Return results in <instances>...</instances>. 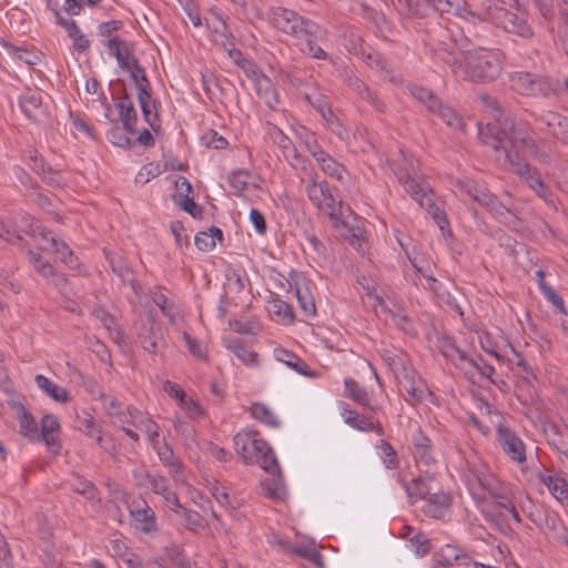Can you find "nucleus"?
<instances>
[{"instance_id":"obj_1","label":"nucleus","mask_w":568,"mask_h":568,"mask_svg":"<svg viewBox=\"0 0 568 568\" xmlns=\"http://www.w3.org/2000/svg\"><path fill=\"white\" fill-rule=\"evenodd\" d=\"M478 100L481 104L491 111L494 122H488L485 126L478 125V138L483 144L493 149L494 152L499 153L500 146L506 140L514 139L523 144V148L527 150L534 159L540 162H547L548 155L542 152L537 141L531 136L528 126L517 124L514 115L505 110L499 101L486 93L479 92L477 94Z\"/></svg>"},{"instance_id":"obj_2","label":"nucleus","mask_w":568,"mask_h":568,"mask_svg":"<svg viewBox=\"0 0 568 568\" xmlns=\"http://www.w3.org/2000/svg\"><path fill=\"white\" fill-rule=\"evenodd\" d=\"M273 24L287 34L305 39L306 52L312 58H327V53L317 44L321 28L314 21L305 19L293 10L277 8L273 12Z\"/></svg>"},{"instance_id":"obj_3","label":"nucleus","mask_w":568,"mask_h":568,"mask_svg":"<svg viewBox=\"0 0 568 568\" xmlns=\"http://www.w3.org/2000/svg\"><path fill=\"white\" fill-rule=\"evenodd\" d=\"M500 151L504 153L505 161L509 163V171L518 175L538 196L547 201L551 194L550 189L542 182L538 170L521 155L523 151L532 156L523 148V144L514 139L506 140L500 146Z\"/></svg>"},{"instance_id":"obj_4","label":"nucleus","mask_w":568,"mask_h":568,"mask_svg":"<svg viewBox=\"0 0 568 568\" xmlns=\"http://www.w3.org/2000/svg\"><path fill=\"white\" fill-rule=\"evenodd\" d=\"M395 10L409 19H424L430 11L465 18L471 14L462 0H392Z\"/></svg>"},{"instance_id":"obj_5","label":"nucleus","mask_w":568,"mask_h":568,"mask_svg":"<svg viewBox=\"0 0 568 568\" xmlns=\"http://www.w3.org/2000/svg\"><path fill=\"white\" fill-rule=\"evenodd\" d=\"M305 190L310 201L316 207H324L335 227H339L341 225L346 227L348 225L347 221H345L343 202L341 200H336L327 181L316 183V181L312 179L307 183Z\"/></svg>"},{"instance_id":"obj_6","label":"nucleus","mask_w":568,"mask_h":568,"mask_svg":"<svg viewBox=\"0 0 568 568\" xmlns=\"http://www.w3.org/2000/svg\"><path fill=\"white\" fill-rule=\"evenodd\" d=\"M462 77L475 82L487 83L497 79L501 72V64L491 53H467L463 63Z\"/></svg>"},{"instance_id":"obj_7","label":"nucleus","mask_w":568,"mask_h":568,"mask_svg":"<svg viewBox=\"0 0 568 568\" xmlns=\"http://www.w3.org/2000/svg\"><path fill=\"white\" fill-rule=\"evenodd\" d=\"M511 87L520 94L542 98H547L550 94L559 95L562 90L559 81L529 72H519L514 75L511 78Z\"/></svg>"},{"instance_id":"obj_8","label":"nucleus","mask_w":568,"mask_h":568,"mask_svg":"<svg viewBox=\"0 0 568 568\" xmlns=\"http://www.w3.org/2000/svg\"><path fill=\"white\" fill-rule=\"evenodd\" d=\"M496 439L503 452L518 464L526 462V446L520 437L514 430L503 424H498L496 429Z\"/></svg>"},{"instance_id":"obj_9","label":"nucleus","mask_w":568,"mask_h":568,"mask_svg":"<svg viewBox=\"0 0 568 568\" xmlns=\"http://www.w3.org/2000/svg\"><path fill=\"white\" fill-rule=\"evenodd\" d=\"M136 88V99L140 104L143 118L145 122L152 128V130L158 133L160 130V116L158 112V102L152 98V87L151 82L146 80L145 82L135 83Z\"/></svg>"},{"instance_id":"obj_10","label":"nucleus","mask_w":568,"mask_h":568,"mask_svg":"<svg viewBox=\"0 0 568 568\" xmlns=\"http://www.w3.org/2000/svg\"><path fill=\"white\" fill-rule=\"evenodd\" d=\"M136 88V99L140 104L143 118L145 122L152 128V130L158 133L160 130V116L158 112V102L152 98V87L151 82L146 80L145 82L135 83Z\"/></svg>"},{"instance_id":"obj_11","label":"nucleus","mask_w":568,"mask_h":568,"mask_svg":"<svg viewBox=\"0 0 568 568\" xmlns=\"http://www.w3.org/2000/svg\"><path fill=\"white\" fill-rule=\"evenodd\" d=\"M513 501L506 496H498L491 500L483 501L481 514L484 518L496 525L499 530L507 535L511 531V528L506 519L505 511L508 510V505Z\"/></svg>"},{"instance_id":"obj_12","label":"nucleus","mask_w":568,"mask_h":568,"mask_svg":"<svg viewBox=\"0 0 568 568\" xmlns=\"http://www.w3.org/2000/svg\"><path fill=\"white\" fill-rule=\"evenodd\" d=\"M138 338L144 351L156 354L158 341L163 338V331L154 311L146 313L145 321L139 328Z\"/></svg>"},{"instance_id":"obj_13","label":"nucleus","mask_w":568,"mask_h":568,"mask_svg":"<svg viewBox=\"0 0 568 568\" xmlns=\"http://www.w3.org/2000/svg\"><path fill=\"white\" fill-rule=\"evenodd\" d=\"M531 116L547 128L555 139L568 144V116L555 111L531 112Z\"/></svg>"},{"instance_id":"obj_14","label":"nucleus","mask_w":568,"mask_h":568,"mask_svg":"<svg viewBox=\"0 0 568 568\" xmlns=\"http://www.w3.org/2000/svg\"><path fill=\"white\" fill-rule=\"evenodd\" d=\"M114 108L118 110V116H115L114 124L122 123L124 130L131 135L138 134V112L132 99L125 91L120 98H118L114 103Z\"/></svg>"},{"instance_id":"obj_15","label":"nucleus","mask_w":568,"mask_h":568,"mask_svg":"<svg viewBox=\"0 0 568 568\" xmlns=\"http://www.w3.org/2000/svg\"><path fill=\"white\" fill-rule=\"evenodd\" d=\"M106 45L122 70L129 69L132 60H138L134 55V44L132 42L113 37L108 40Z\"/></svg>"},{"instance_id":"obj_16","label":"nucleus","mask_w":568,"mask_h":568,"mask_svg":"<svg viewBox=\"0 0 568 568\" xmlns=\"http://www.w3.org/2000/svg\"><path fill=\"white\" fill-rule=\"evenodd\" d=\"M436 346L439 349L440 354L447 359H450L455 366L456 364L475 365V359L469 357L464 351L457 347L454 341L448 336H439L437 338Z\"/></svg>"},{"instance_id":"obj_17","label":"nucleus","mask_w":568,"mask_h":568,"mask_svg":"<svg viewBox=\"0 0 568 568\" xmlns=\"http://www.w3.org/2000/svg\"><path fill=\"white\" fill-rule=\"evenodd\" d=\"M542 433L551 445L559 454L568 456V434L552 422H545L541 426Z\"/></svg>"},{"instance_id":"obj_18","label":"nucleus","mask_w":568,"mask_h":568,"mask_svg":"<svg viewBox=\"0 0 568 568\" xmlns=\"http://www.w3.org/2000/svg\"><path fill=\"white\" fill-rule=\"evenodd\" d=\"M60 424L53 415H44L41 419V434L39 437L45 443L52 454H60L61 444L54 436L59 432Z\"/></svg>"},{"instance_id":"obj_19","label":"nucleus","mask_w":568,"mask_h":568,"mask_svg":"<svg viewBox=\"0 0 568 568\" xmlns=\"http://www.w3.org/2000/svg\"><path fill=\"white\" fill-rule=\"evenodd\" d=\"M414 456L418 464L429 467L435 464L430 439L418 429L413 436Z\"/></svg>"},{"instance_id":"obj_20","label":"nucleus","mask_w":568,"mask_h":568,"mask_svg":"<svg viewBox=\"0 0 568 568\" xmlns=\"http://www.w3.org/2000/svg\"><path fill=\"white\" fill-rule=\"evenodd\" d=\"M345 423L361 432H374L377 435H384V428L379 422H374L371 417L363 416L353 409H344Z\"/></svg>"},{"instance_id":"obj_21","label":"nucleus","mask_w":568,"mask_h":568,"mask_svg":"<svg viewBox=\"0 0 568 568\" xmlns=\"http://www.w3.org/2000/svg\"><path fill=\"white\" fill-rule=\"evenodd\" d=\"M11 408L19 417L20 433L30 439L39 438L38 424L32 414L19 402L11 403Z\"/></svg>"},{"instance_id":"obj_22","label":"nucleus","mask_w":568,"mask_h":568,"mask_svg":"<svg viewBox=\"0 0 568 568\" xmlns=\"http://www.w3.org/2000/svg\"><path fill=\"white\" fill-rule=\"evenodd\" d=\"M424 500V514L435 519L443 518L449 507V496L444 491L430 494Z\"/></svg>"},{"instance_id":"obj_23","label":"nucleus","mask_w":568,"mask_h":568,"mask_svg":"<svg viewBox=\"0 0 568 568\" xmlns=\"http://www.w3.org/2000/svg\"><path fill=\"white\" fill-rule=\"evenodd\" d=\"M503 24L506 31L518 34L523 38H530L534 36L532 28L523 17L516 13L505 11L503 16Z\"/></svg>"},{"instance_id":"obj_24","label":"nucleus","mask_w":568,"mask_h":568,"mask_svg":"<svg viewBox=\"0 0 568 568\" xmlns=\"http://www.w3.org/2000/svg\"><path fill=\"white\" fill-rule=\"evenodd\" d=\"M84 433L94 437L97 444L108 454L114 456L115 455V445L111 437L106 438L102 435L101 428L95 425L94 418L89 415L83 419Z\"/></svg>"},{"instance_id":"obj_25","label":"nucleus","mask_w":568,"mask_h":568,"mask_svg":"<svg viewBox=\"0 0 568 568\" xmlns=\"http://www.w3.org/2000/svg\"><path fill=\"white\" fill-rule=\"evenodd\" d=\"M308 284L310 282L305 280L301 284L296 283L295 295L304 315L313 317L316 315V305Z\"/></svg>"},{"instance_id":"obj_26","label":"nucleus","mask_w":568,"mask_h":568,"mask_svg":"<svg viewBox=\"0 0 568 568\" xmlns=\"http://www.w3.org/2000/svg\"><path fill=\"white\" fill-rule=\"evenodd\" d=\"M438 562L445 567L454 566L456 562L459 565L469 566L470 558L459 548L453 545H445L437 552Z\"/></svg>"},{"instance_id":"obj_27","label":"nucleus","mask_w":568,"mask_h":568,"mask_svg":"<svg viewBox=\"0 0 568 568\" xmlns=\"http://www.w3.org/2000/svg\"><path fill=\"white\" fill-rule=\"evenodd\" d=\"M529 518L537 527L554 534L558 532V530L564 526V523L559 518L558 514L548 509L538 511L536 515L530 513Z\"/></svg>"},{"instance_id":"obj_28","label":"nucleus","mask_w":568,"mask_h":568,"mask_svg":"<svg viewBox=\"0 0 568 568\" xmlns=\"http://www.w3.org/2000/svg\"><path fill=\"white\" fill-rule=\"evenodd\" d=\"M456 367L464 372L465 376L468 379H471L475 383L476 374L478 375V382L481 379H488L493 384H497V379L493 377L495 374V368L489 364H479L475 361V365H459L456 364Z\"/></svg>"},{"instance_id":"obj_29","label":"nucleus","mask_w":568,"mask_h":568,"mask_svg":"<svg viewBox=\"0 0 568 568\" xmlns=\"http://www.w3.org/2000/svg\"><path fill=\"white\" fill-rule=\"evenodd\" d=\"M41 235L44 240L50 241L52 248L60 255V258L64 264L69 265L71 268L78 266V257L74 256L73 252L70 250L67 243L59 241L53 235H51V231H43Z\"/></svg>"},{"instance_id":"obj_30","label":"nucleus","mask_w":568,"mask_h":568,"mask_svg":"<svg viewBox=\"0 0 568 568\" xmlns=\"http://www.w3.org/2000/svg\"><path fill=\"white\" fill-rule=\"evenodd\" d=\"M235 450L245 460H252V447L254 445H264L263 439L252 437L248 432H240L233 438Z\"/></svg>"},{"instance_id":"obj_31","label":"nucleus","mask_w":568,"mask_h":568,"mask_svg":"<svg viewBox=\"0 0 568 568\" xmlns=\"http://www.w3.org/2000/svg\"><path fill=\"white\" fill-rule=\"evenodd\" d=\"M36 384L48 396L59 403H67L69 400V393L64 387L54 384L44 375H37L34 378Z\"/></svg>"},{"instance_id":"obj_32","label":"nucleus","mask_w":568,"mask_h":568,"mask_svg":"<svg viewBox=\"0 0 568 568\" xmlns=\"http://www.w3.org/2000/svg\"><path fill=\"white\" fill-rule=\"evenodd\" d=\"M434 52L437 59L449 65L455 74L462 77L464 71L463 63L465 62V55L459 58L457 52L449 50L446 44H440Z\"/></svg>"},{"instance_id":"obj_33","label":"nucleus","mask_w":568,"mask_h":568,"mask_svg":"<svg viewBox=\"0 0 568 568\" xmlns=\"http://www.w3.org/2000/svg\"><path fill=\"white\" fill-rule=\"evenodd\" d=\"M19 105L23 114L36 122L42 105L41 94L38 92H31L22 95L19 98Z\"/></svg>"},{"instance_id":"obj_34","label":"nucleus","mask_w":568,"mask_h":568,"mask_svg":"<svg viewBox=\"0 0 568 568\" xmlns=\"http://www.w3.org/2000/svg\"><path fill=\"white\" fill-rule=\"evenodd\" d=\"M435 109L436 111L434 113L437 114L447 126L459 131L465 130L466 123L464 119L452 106L444 104L440 100V106H436Z\"/></svg>"},{"instance_id":"obj_35","label":"nucleus","mask_w":568,"mask_h":568,"mask_svg":"<svg viewBox=\"0 0 568 568\" xmlns=\"http://www.w3.org/2000/svg\"><path fill=\"white\" fill-rule=\"evenodd\" d=\"M345 394L346 397L353 399L354 402L369 407L372 412L376 410L375 406L369 405V396L365 388L361 387L356 381L353 378H346L345 382Z\"/></svg>"},{"instance_id":"obj_36","label":"nucleus","mask_w":568,"mask_h":568,"mask_svg":"<svg viewBox=\"0 0 568 568\" xmlns=\"http://www.w3.org/2000/svg\"><path fill=\"white\" fill-rule=\"evenodd\" d=\"M418 203L426 210V212L434 219L439 229L444 232L445 227L448 226V220L445 212L439 209L433 197L426 193H423V199H420Z\"/></svg>"},{"instance_id":"obj_37","label":"nucleus","mask_w":568,"mask_h":568,"mask_svg":"<svg viewBox=\"0 0 568 568\" xmlns=\"http://www.w3.org/2000/svg\"><path fill=\"white\" fill-rule=\"evenodd\" d=\"M226 347L245 365H254L257 362V354L251 351L242 341L230 339Z\"/></svg>"},{"instance_id":"obj_38","label":"nucleus","mask_w":568,"mask_h":568,"mask_svg":"<svg viewBox=\"0 0 568 568\" xmlns=\"http://www.w3.org/2000/svg\"><path fill=\"white\" fill-rule=\"evenodd\" d=\"M45 3L47 8L53 12L57 24L65 29L70 39H73L81 33L80 28L73 19H65L61 16L57 3H53L52 0H45Z\"/></svg>"},{"instance_id":"obj_39","label":"nucleus","mask_w":568,"mask_h":568,"mask_svg":"<svg viewBox=\"0 0 568 568\" xmlns=\"http://www.w3.org/2000/svg\"><path fill=\"white\" fill-rule=\"evenodd\" d=\"M45 3L47 8L53 12L57 24L65 29L70 39H73L81 33L80 28L73 19H65L61 16L57 3H53L52 0H45Z\"/></svg>"},{"instance_id":"obj_40","label":"nucleus","mask_w":568,"mask_h":568,"mask_svg":"<svg viewBox=\"0 0 568 568\" xmlns=\"http://www.w3.org/2000/svg\"><path fill=\"white\" fill-rule=\"evenodd\" d=\"M517 6H524L525 2L529 4L530 0H515ZM531 3L537 9L539 14L546 21H552L556 17V7L558 8V0H531Z\"/></svg>"},{"instance_id":"obj_41","label":"nucleus","mask_w":568,"mask_h":568,"mask_svg":"<svg viewBox=\"0 0 568 568\" xmlns=\"http://www.w3.org/2000/svg\"><path fill=\"white\" fill-rule=\"evenodd\" d=\"M172 199L175 203H179L181 209L189 213L192 217L197 220L203 217V206L197 204L193 196L180 192L179 194H173Z\"/></svg>"},{"instance_id":"obj_42","label":"nucleus","mask_w":568,"mask_h":568,"mask_svg":"<svg viewBox=\"0 0 568 568\" xmlns=\"http://www.w3.org/2000/svg\"><path fill=\"white\" fill-rule=\"evenodd\" d=\"M410 93L417 101L425 104L429 112H435V108L440 106V99L434 95V93L426 88L413 85L410 88Z\"/></svg>"},{"instance_id":"obj_43","label":"nucleus","mask_w":568,"mask_h":568,"mask_svg":"<svg viewBox=\"0 0 568 568\" xmlns=\"http://www.w3.org/2000/svg\"><path fill=\"white\" fill-rule=\"evenodd\" d=\"M425 473L427 475L426 477L419 476L413 480L412 486H406V493L410 498L415 496L420 499H426L430 495L427 483L430 481L433 477L428 475V470Z\"/></svg>"},{"instance_id":"obj_44","label":"nucleus","mask_w":568,"mask_h":568,"mask_svg":"<svg viewBox=\"0 0 568 568\" xmlns=\"http://www.w3.org/2000/svg\"><path fill=\"white\" fill-rule=\"evenodd\" d=\"M476 202L485 207L493 216L495 214H500V212L504 210V204L487 189L481 190V193L477 195Z\"/></svg>"},{"instance_id":"obj_45","label":"nucleus","mask_w":568,"mask_h":568,"mask_svg":"<svg viewBox=\"0 0 568 568\" xmlns=\"http://www.w3.org/2000/svg\"><path fill=\"white\" fill-rule=\"evenodd\" d=\"M129 134L130 133L124 130L123 125L119 126L118 124H114V126L108 130L106 139L115 146L130 149L133 146V142L129 138Z\"/></svg>"},{"instance_id":"obj_46","label":"nucleus","mask_w":568,"mask_h":568,"mask_svg":"<svg viewBox=\"0 0 568 568\" xmlns=\"http://www.w3.org/2000/svg\"><path fill=\"white\" fill-rule=\"evenodd\" d=\"M153 448L156 450L160 460L165 466H169L172 468V471L174 473V475H176L178 473L181 471V469H182L181 464L175 459L173 449L165 442H163L162 444L159 443L158 447H153Z\"/></svg>"},{"instance_id":"obj_47","label":"nucleus","mask_w":568,"mask_h":568,"mask_svg":"<svg viewBox=\"0 0 568 568\" xmlns=\"http://www.w3.org/2000/svg\"><path fill=\"white\" fill-rule=\"evenodd\" d=\"M251 415L256 420L262 422L271 427H277L280 424L273 413L267 408V406L261 403H254L251 406Z\"/></svg>"},{"instance_id":"obj_48","label":"nucleus","mask_w":568,"mask_h":568,"mask_svg":"<svg viewBox=\"0 0 568 568\" xmlns=\"http://www.w3.org/2000/svg\"><path fill=\"white\" fill-rule=\"evenodd\" d=\"M281 353L284 354V356L287 357V359L286 358H280V361L285 363L288 367L293 368L294 371H296L301 375H304V376H307V377H314L315 376V373L311 371L308 365H306L295 354H293V353H291L288 351H285V349H282Z\"/></svg>"},{"instance_id":"obj_49","label":"nucleus","mask_w":568,"mask_h":568,"mask_svg":"<svg viewBox=\"0 0 568 568\" xmlns=\"http://www.w3.org/2000/svg\"><path fill=\"white\" fill-rule=\"evenodd\" d=\"M27 255L29 262L32 263L37 272L43 277L48 278L50 275H54L53 266L49 261L44 260L40 253L29 250Z\"/></svg>"},{"instance_id":"obj_50","label":"nucleus","mask_w":568,"mask_h":568,"mask_svg":"<svg viewBox=\"0 0 568 568\" xmlns=\"http://www.w3.org/2000/svg\"><path fill=\"white\" fill-rule=\"evenodd\" d=\"M71 488L74 493L82 495L88 500H94L99 495V489L90 480L83 479L81 476H77Z\"/></svg>"},{"instance_id":"obj_51","label":"nucleus","mask_w":568,"mask_h":568,"mask_svg":"<svg viewBox=\"0 0 568 568\" xmlns=\"http://www.w3.org/2000/svg\"><path fill=\"white\" fill-rule=\"evenodd\" d=\"M103 253L112 272L116 274L119 277L124 278L128 275L130 268L126 265L125 261L122 258V256L114 252L106 251L105 248L103 250Z\"/></svg>"},{"instance_id":"obj_52","label":"nucleus","mask_w":568,"mask_h":568,"mask_svg":"<svg viewBox=\"0 0 568 568\" xmlns=\"http://www.w3.org/2000/svg\"><path fill=\"white\" fill-rule=\"evenodd\" d=\"M256 463L268 474L272 476L282 477V470L278 465L277 458L272 450V453H265L264 455H258V459Z\"/></svg>"},{"instance_id":"obj_53","label":"nucleus","mask_w":568,"mask_h":568,"mask_svg":"<svg viewBox=\"0 0 568 568\" xmlns=\"http://www.w3.org/2000/svg\"><path fill=\"white\" fill-rule=\"evenodd\" d=\"M273 135L274 142L283 150L284 155L287 158L288 153H293L295 160H302V155L297 153V150L293 145L291 139L286 136L281 130L276 129Z\"/></svg>"},{"instance_id":"obj_54","label":"nucleus","mask_w":568,"mask_h":568,"mask_svg":"<svg viewBox=\"0 0 568 568\" xmlns=\"http://www.w3.org/2000/svg\"><path fill=\"white\" fill-rule=\"evenodd\" d=\"M248 175H250L248 172L244 171V170L233 171L229 175V183H230L231 187L235 191L236 194L240 195L247 189Z\"/></svg>"},{"instance_id":"obj_55","label":"nucleus","mask_w":568,"mask_h":568,"mask_svg":"<svg viewBox=\"0 0 568 568\" xmlns=\"http://www.w3.org/2000/svg\"><path fill=\"white\" fill-rule=\"evenodd\" d=\"M144 415L143 413L134 407V406H129L128 407V412L126 413H121V414H118V420L121 423V424H130L132 426H134L135 428H141V419H144Z\"/></svg>"},{"instance_id":"obj_56","label":"nucleus","mask_w":568,"mask_h":568,"mask_svg":"<svg viewBox=\"0 0 568 568\" xmlns=\"http://www.w3.org/2000/svg\"><path fill=\"white\" fill-rule=\"evenodd\" d=\"M272 312L278 316L282 317V320L287 323V324H292L294 322V318H295V315H294V311H293V307L282 301V300H275L273 301L272 303Z\"/></svg>"},{"instance_id":"obj_57","label":"nucleus","mask_w":568,"mask_h":568,"mask_svg":"<svg viewBox=\"0 0 568 568\" xmlns=\"http://www.w3.org/2000/svg\"><path fill=\"white\" fill-rule=\"evenodd\" d=\"M28 165L40 178L48 172V164L43 156L37 150H30L28 155Z\"/></svg>"},{"instance_id":"obj_58","label":"nucleus","mask_w":568,"mask_h":568,"mask_svg":"<svg viewBox=\"0 0 568 568\" xmlns=\"http://www.w3.org/2000/svg\"><path fill=\"white\" fill-rule=\"evenodd\" d=\"M135 519L139 523H143L144 525L141 527V529L145 532H150L153 530H156V524H155V515L151 508H146L143 510H138L135 513Z\"/></svg>"},{"instance_id":"obj_59","label":"nucleus","mask_w":568,"mask_h":568,"mask_svg":"<svg viewBox=\"0 0 568 568\" xmlns=\"http://www.w3.org/2000/svg\"><path fill=\"white\" fill-rule=\"evenodd\" d=\"M320 166L326 174L334 176L339 181L343 179V173L345 172L344 165L335 161L331 155L322 162Z\"/></svg>"},{"instance_id":"obj_60","label":"nucleus","mask_w":568,"mask_h":568,"mask_svg":"<svg viewBox=\"0 0 568 568\" xmlns=\"http://www.w3.org/2000/svg\"><path fill=\"white\" fill-rule=\"evenodd\" d=\"M542 295L546 297L548 302H550L554 305V307L558 312L567 315L568 312L564 304V300L555 292V290L550 285L542 286Z\"/></svg>"},{"instance_id":"obj_61","label":"nucleus","mask_w":568,"mask_h":568,"mask_svg":"<svg viewBox=\"0 0 568 568\" xmlns=\"http://www.w3.org/2000/svg\"><path fill=\"white\" fill-rule=\"evenodd\" d=\"M281 478L282 477L276 476V477H272V478H266L261 483V486L267 497H270L272 499H278L281 497V495H280Z\"/></svg>"},{"instance_id":"obj_62","label":"nucleus","mask_w":568,"mask_h":568,"mask_svg":"<svg viewBox=\"0 0 568 568\" xmlns=\"http://www.w3.org/2000/svg\"><path fill=\"white\" fill-rule=\"evenodd\" d=\"M381 449L385 455L384 464L388 469H395L398 467V458L396 457V452L393 446L387 442L382 439Z\"/></svg>"},{"instance_id":"obj_63","label":"nucleus","mask_w":568,"mask_h":568,"mask_svg":"<svg viewBox=\"0 0 568 568\" xmlns=\"http://www.w3.org/2000/svg\"><path fill=\"white\" fill-rule=\"evenodd\" d=\"M141 430H144L153 447H158L159 444V425L151 418L141 419Z\"/></svg>"},{"instance_id":"obj_64","label":"nucleus","mask_w":568,"mask_h":568,"mask_svg":"<svg viewBox=\"0 0 568 568\" xmlns=\"http://www.w3.org/2000/svg\"><path fill=\"white\" fill-rule=\"evenodd\" d=\"M550 493L564 506H568V483L564 478L550 486Z\"/></svg>"}]
</instances>
